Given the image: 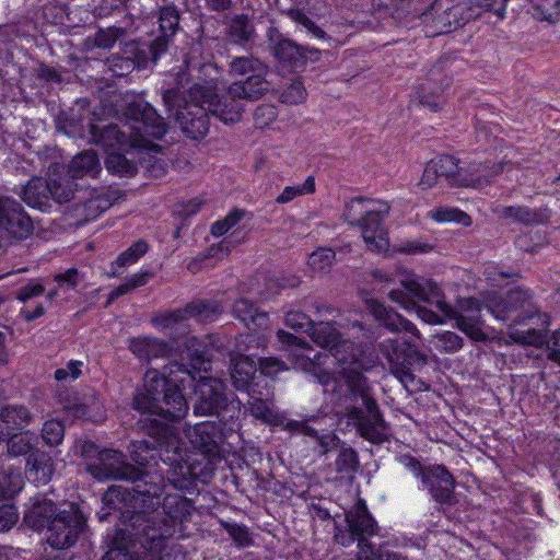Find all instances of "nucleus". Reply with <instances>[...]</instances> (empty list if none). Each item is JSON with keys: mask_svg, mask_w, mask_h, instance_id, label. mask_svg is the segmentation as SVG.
Masks as SVG:
<instances>
[{"mask_svg": "<svg viewBox=\"0 0 560 560\" xmlns=\"http://www.w3.org/2000/svg\"><path fill=\"white\" fill-rule=\"evenodd\" d=\"M345 521V527L336 526L335 528L334 538L337 544L350 547L357 541L359 551L377 546L372 544L370 538L377 534L378 526L363 500H359L346 512Z\"/></svg>", "mask_w": 560, "mask_h": 560, "instance_id": "10", "label": "nucleus"}, {"mask_svg": "<svg viewBox=\"0 0 560 560\" xmlns=\"http://www.w3.org/2000/svg\"><path fill=\"white\" fill-rule=\"evenodd\" d=\"M417 283L419 285H427V283H434L431 280H422L419 281L413 278H408L400 282L401 288L394 289L388 292V296L390 301L399 304L402 308L408 312L415 311L418 316L428 324H443L447 318L442 313L438 314L434 311H431L427 307L418 305V302H424L430 304L428 301L416 294V292L411 291V284Z\"/></svg>", "mask_w": 560, "mask_h": 560, "instance_id": "18", "label": "nucleus"}, {"mask_svg": "<svg viewBox=\"0 0 560 560\" xmlns=\"http://www.w3.org/2000/svg\"><path fill=\"white\" fill-rule=\"evenodd\" d=\"M411 291L434 305L436 310L447 318H455L456 326L467 336L480 339L482 336L479 325L483 323V305L476 299L467 298L458 301L457 307H453L444 300V294L436 283L419 285L410 283Z\"/></svg>", "mask_w": 560, "mask_h": 560, "instance_id": "8", "label": "nucleus"}, {"mask_svg": "<svg viewBox=\"0 0 560 560\" xmlns=\"http://www.w3.org/2000/svg\"><path fill=\"white\" fill-rule=\"evenodd\" d=\"M179 23L180 11L177 5L168 3L159 8V35L150 45V55L154 62L168 50L179 31Z\"/></svg>", "mask_w": 560, "mask_h": 560, "instance_id": "19", "label": "nucleus"}, {"mask_svg": "<svg viewBox=\"0 0 560 560\" xmlns=\"http://www.w3.org/2000/svg\"><path fill=\"white\" fill-rule=\"evenodd\" d=\"M233 315L241 320L249 330L264 329L268 327L269 315L259 310L254 302L242 298L233 304Z\"/></svg>", "mask_w": 560, "mask_h": 560, "instance_id": "29", "label": "nucleus"}, {"mask_svg": "<svg viewBox=\"0 0 560 560\" xmlns=\"http://www.w3.org/2000/svg\"><path fill=\"white\" fill-rule=\"evenodd\" d=\"M101 170L96 153L92 150L77 154L69 164V174L73 178L95 176Z\"/></svg>", "mask_w": 560, "mask_h": 560, "instance_id": "35", "label": "nucleus"}, {"mask_svg": "<svg viewBox=\"0 0 560 560\" xmlns=\"http://www.w3.org/2000/svg\"><path fill=\"white\" fill-rule=\"evenodd\" d=\"M267 43L272 56L281 65L292 69L303 67V46L285 37L276 27L268 28Z\"/></svg>", "mask_w": 560, "mask_h": 560, "instance_id": "22", "label": "nucleus"}, {"mask_svg": "<svg viewBox=\"0 0 560 560\" xmlns=\"http://www.w3.org/2000/svg\"><path fill=\"white\" fill-rule=\"evenodd\" d=\"M361 349L350 340L339 339L326 354L340 366L350 389L352 400L360 406L348 409V417L354 423L361 436L372 443L381 444L386 439V422L376 399L372 395L368 378L362 374L372 368L361 357Z\"/></svg>", "mask_w": 560, "mask_h": 560, "instance_id": "2", "label": "nucleus"}, {"mask_svg": "<svg viewBox=\"0 0 560 560\" xmlns=\"http://www.w3.org/2000/svg\"><path fill=\"white\" fill-rule=\"evenodd\" d=\"M105 164L108 172L120 176H133L137 173V164L116 151L108 152Z\"/></svg>", "mask_w": 560, "mask_h": 560, "instance_id": "47", "label": "nucleus"}, {"mask_svg": "<svg viewBox=\"0 0 560 560\" xmlns=\"http://www.w3.org/2000/svg\"><path fill=\"white\" fill-rule=\"evenodd\" d=\"M180 472L173 471L168 480L177 489H192L196 487V478L190 474L188 466H179Z\"/></svg>", "mask_w": 560, "mask_h": 560, "instance_id": "64", "label": "nucleus"}, {"mask_svg": "<svg viewBox=\"0 0 560 560\" xmlns=\"http://www.w3.org/2000/svg\"><path fill=\"white\" fill-rule=\"evenodd\" d=\"M223 313V306L214 300H197L184 308L167 311L161 314L155 322L163 328H171L187 318H195L199 323L214 322Z\"/></svg>", "mask_w": 560, "mask_h": 560, "instance_id": "17", "label": "nucleus"}, {"mask_svg": "<svg viewBox=\"0 0 560 560\" xmlns=\"http://www.w3.org/2000/svg\"><path fill=\"white\" fill-rule=\"evenodd\" d=\"M310 336L315 343L328 351L341 338L337 328L328 322L313 323Z\"/></svg>", "mask_w": 560, "mask_h": 560, "instance_id": "43", "label": "nucleus"}, {"mask_svg": "<svg viewBox=\"0 0 560 560\" xmlns=\"http://www.w3.org/2000/svg\"><path fill=\"white\" fill-rule=\"evenodd\" d=\"M240 401L228 402L224 393V384L217 378L201 380L196 387V401L194 404L195 416H213L225 420V415H234L238 420Z\"/></svg>", "mask_w": 560, "mask_h": 560, "instance_id": "11", "label": "nucleus"}, {"mask_svg": "<svg viewBox=\"0 0 560 560\" xmlns=\"http://www.w3.org/2000/svg\"><path fill=\"white\" fill-rule=\"evenodd\" d=\"M366 306L374 318L389 331L399 332L404 330L415 336L417 339H420V331L417 327L393 308L373 299L366 301Z\"/></svg>", "mask_w": 560, "mask_h": 560, "instance_id": "25", "label": "nucleus"}, {"mask_svg": "<svg viewBox=\"0 0 560 560\" xmlns=\"http://www.w3.org/2000/svg\"><path fill=\"white\" fill-rule=\"evenodd\" d=\"M494 212L502 219H513L526 225L540 224L544 217L540 211L533 210L526 206L498 207Z\"/></svg>", "mask_w": 560, "mask_h": 560, "instance_id": "38", "label": "nucleus"}, {"mask_svg": "<svg viewBox=\"0 0 560 560\" xmlns=\"http://www.w3.org/2000/svg\"><path fill=\"white\" fill-rule=\"evenodd\" d=\"M130 350L140 359L163 357L168 352L165 342L155 338L135 339L130 343Z\"/></svg>", "mask_w": 560, "mask_h": 560, "instance_id": "41", "label": "nucleus"}, {"mask_svg": "<svg viewBox=\"0 0 560 560\" xmlns=\"http://www.w3.org/2000/svg\"><path fill=\"white\" fill-rule=\"evenodd\" d=\"M200 48L201 47L199 44L194 45L190 48V51H189L187 58L185 59V63L189 70H198L200 73H203L206 77H209L211 79V81H214V78L212 75L218 74L217 66L210 61L199 62L194 57V55L196 52L200 51Z\"/></svg>", "mask_w": 560, "mask_h": 560, "instance_id": "57", "label": "nucleus"}, {"mask_svg": "<svg viewBox=\"0 0 560 560\" xmlns=\"http://www.w3.org/2000/svg\"><path fill=\"white\" fill-rule=\"evenodd\" d=\"M257 368L254 358L249 355L232 357L231 381L237 390L250 392L253 387L260 388L267 382L256 375Z\"/></svg>", "mask_w": 560, "mask_h": 560, "instance_id": "24", "label": "nucleus"}, {"mask_svg": "<svg viewBox=\"0 0 560 560\" xmlns=\"http://www.w3.org/2000/svg\"><path fill=\"white\" fill-rule=\"evenodd\" d=\"M148 244L143 240L135 242L129 248L122 252L112 264V275L117 277L120 275L119 269L128 265L135 264L148 250Z\"/></svg>", "mask_w": 560, "mask_h": 560, "instance_id": "44", "label": "nucleus"}, {"mask_svg": "<svg viewBox=\"0 0 560 560\" xmlns=\"http://www.w3.org/2000/svg\"><path fill=\"white\" fill-rule=\"evenodd\" d=\"M359 456L351 447H342L335 460V470L343 477H352L359 469Z\"/></svg>", "mask_w": 560, "mask_h": 560, "instance_id": "45", "label": "nucleus"}, {"mask_svg": "<svg viewBox=\"0 0 560 560\" xmlns=\"http://www.w3.org/2000/svg\"><path fill=\"white\" fill-rule=\"evenodd\" d=\"M119 523L117 524L116 535L113 540V547L103 556L102 560H133V556L129 550V547H136L140 545L135 537H129L120 534L122 525V511L119 512Z\"/></svg>", "mask_w": 560, "mask_h": 560, "instance_id": "34", "label": "nucleus"}, {"mask_svg": "<svg viewBox=\"0 0 560 560\" xmlns=\"http://www.w3.org/2000/svg\"><path fill=\"white\" fill-rule=\"evenodd\" d=\"M109 68L117 77L130 73L139 66L137 56V46L132 43L127 44L122 55H114L109 58Z\"/></svg>", "mask_w": 560, "mask_h": 560, "instance_id": "40", "label": "nucleus"}, {"mask_svg": "<svg viewBox=\"0 0 560 560\" xmlns=\"http://www.w3.org/2000/svg\"><path fill=\"white\" fill-rule=\"evenodd\" d=\"M315 191V178L308 176L302 185L288 186L276 198V202L283 205L292 201L298 196L313 194Z\"/></svg>", "mask_w": 560, "mask_h": 560, "instance_id": "49", "label": "nucleus"}, {"mask_svg": "<svg viewBox=\"0 0 560 560\" xmlns=\"http://www.w3.org/2000/svg\"><path fill=\"white\" fill-rule=\"evenodd\" d=\"M388 212L389 206L385 202H381L358 224L368 248L372 252L381 253L388 248L389 243L384 226V219Z\"/></svg>", "mask_w": 560, "mask_h": 560, "instance_id": "21", "label": "nucleus"}, {"mask_svg": "<svg viewBox=\"0 0 560 560\" xmlns=\"http://www.w3.org/2000/svg\"><path fill=\"white\" fill-rule=\"evenodd\" d=\"M325 417L312 416L302 421L290 420L285 423L284 429L290 433H300L304 435H316L317 427L315 424H322Z\"/></svg>", "mask_w": 560, "mask_h": 560, "instance_id": "51", "label": "nucleus"}, {"mask_svg": "<svg viewBox=\"0 0 560 560\" xmlns=\"http://www.w3.org/2000/svg\"><path fill=\"white\" fill-rule=\"evenodd\" d=\"M422 483L436 503L446 506L457 503L454 493L455 479L444 466L434 465L427 467Z\"/></svg>", "mask_w": 560, "mask_h": 560, "instance_id": "20", "label": "nucleus"}, {"mask_svg": "<svg viewBox=\"0 0 560 560\" xmlns=\"http://www.w3.org/2000/svg\"><path fill=\"white\" fill-rule=\"evenodd\" d=\"M33 222L14 198L0 196V248L10 240H25L33 232Z\"/></svg>", "mask_w": 560, "mask_h": 560, "instance_id": "15", "label": "nucleus"}, {"mask_svg": "<svg viewBox=\"0 0 560 560\" xmlns=\"http://www.w3.org/2000/svg\"><path fill=\"white\" fill-rule=\"evenodd\" d=\"M336 254L330 248H319L308 256V265L314 271L329 270L335 261Z\"/></svg>", "mask_w": 560, "mask_h": 560, "instance_id": "53", "label": "nucleus"}, {"mask_svg": "<svg viewBox=\"0 0 560 560\" xmlns=\"http://www.w3.org/2000/svg\"><path fill=\"white\" fill-rule=\"evenodd\" d=\"M378 203L381 202L369 198H353L346 203L342 217L350 225L358 226V224L362 222V220L369 215L372 210L378 206Z\"/></svg>", "mask_w": 560, "mask_h": 560, "instance_id": "39", "label": "nucleus"}, {"mask_svg": "<svg viewBox=\"0 0 560 560\" xmlns=\"http://www.w3.org/2000/svg\"><path fill=\"white\" fill-rule=\"evenodd\" d=\"M132 407L167 421H179L188 413L189 406L179 387L156 369L148 370L144 383L133 396Z\"/></svg>", "mask_w": 560, "mask_h": 560, "instance_id": "6", "label": "nucleus"}, {"mask_svg": "<svg viewBox=\"0 0 560 560\" xmlns=\"http://www.w3.org/2000/svg\"><path fill=\"white\" fill-rule=\"evenodd\" d=\"M51 201L59 205L69 202L74 195L73 183L70 179L50 178Z\"/></svg>", "mask_w": 560, "mask_h": 560, "instance_id": "52", "label": "nucleus"}, {"mask_svg": "<svg viewBox=\"0 0 560 560\" xmlns=\"http://www.w3.org/2000/svg\"><path fill=\"white\" fill-rule=\"evenodd\" d=\"M278 116L276 106L271 104L259 105L254 112V124L257 128L264 129L270 126Z\"/></svg>", "mask_w": 560, "mask_h": 560, "instance_id": "60", "label": "nucleus"}, {"mask_svg": "<svg viewBox=\"0 0 560 560\" xmlns=\"http://www.w3.org/2000/svg\"><path fill=\"white\" fill-rule=\"evenodd\" d=\"M315 425L317 427V434L308 436L316 440L318 445L317 453L323 456L336 450L340 443V439L334 432L322 428L320 424Z\"/></svg>", "mask_w": 560, "mask_h": 560, "instance_id": "54", "label": "nucleus"}, {"mask_svg": "<svg viewBox=\"0 0 560 560\" xmlns=\"http://www.w3.org/2000/svg\"><path fill=\"white\" fill-rule=\"evenodd\" d=\"M86 527V520L79 508L69 504L68 509L60 510L46 530V541L55 549L72 547Z\"/></svg>", "mask_w": 560, "mask_h": 560, "instance_id": "13", "label": "nucleus"}, {"mask_svg": "<svg viewBox=\"0 0 560 560\" xmlns=\"http://www.w3.org/2000/svg\"><path fill=\"white\" fill-rule=\"evenodd\" d=\"M60 510L57 509L56 504L46 498L35 499L32 506L24 514L25 524L34 530L48 529L51 525L52 518L58 515Z\"/></svg>", "mask_w": 560, "mask_h": 560, "instance_id": "28", "label": "nucleus"}, {"mask_svg": "<svg viewBox=\"0 0 560 560\" xmlns=\"http://www.w3.org/2000/svg\"><path fill=\"white\" fill-rule=\"evenodd\" d=\"M248 394V400L245 406L246 410L257 420L264 423H275L278 413L273 408L272 392L268 382H265L260 388L253 387Z\"/></svg>", "mask_w": 560, "mask_h": 560, "instance_id": "26", "label": "nucleus"}, {"mask_svg": "<svg viewBox=\"0 0 560 560\" xmlns=\"http://www.w3.org/2000/svg\"><path fill=\"white\" fill-rule=\"evenodd\" d=\"M268 71V65L253 55L232 58L228 70L233 79L229 86V94L246 102L257 101L271 88L266 79Z\"/></svg>", "mask_w": 560, "mask_h": 560, "instance_id": "9", "label": "nucleus"}, {"mask_svg": "<svg viewBox=\"0 0 560 560\" xmlns=\"http://www.w3.org/2000/svg\"><path fill=\"white\" fill-rule=\"evenodd\" d=\"M100 404L94 395L85 397L84 401L74 400L73 404L65 405V409L77 419H91L92 410H97Z\"/></svg>", "mask_w": 560, "mask_h": 560, "instance_id": "50", "label": "nucleus"}, {"mask_svg": "<svg viewBox=\"0 0 560 560\" xmlns=\"http://www.w3.org/2000/svg\"><path fill=\"white\" fill-rule=\"evenodd\" d=\"M528 290L516 288L501 296L497 293L488 295L485 307L497 319L506 320L509 315L521 310L517 318L509 325L506 335L514 342L523 346L539 347L545 342V334L540 328L521 329L518 325L537 319L541 326L549 325V316L541 314L532 303Z\"/></svg>", "mask_w": 560, "mask_h": 560, "instance_id": "5", "label": "nucleus"}, {"mask_svg": "<svg viewBox=\"0 0 560 560\" xmlns=\"http://www.w3.org/2000/svg\"><path fill=\"white\" fill-rule=\"evenodd\" d=\"M26 465L33 480L42 485L48 483L55 471L52 458L39 450L27 457Z\"/></svg>", "mask_w": 560, "mask_h": 560, "instance_id": "33", "label": "nucleus"}, {"mask_svg": "<svg viewBox=\"0 0 560 560\" xmlns=\"http://www.w3.org/2000/svg\"><path fill=\"white\" fill-rule=\"evenodd\" d=\"M22 199L32 208L42 211L51 206L50 178L34 177L24 186Z\"/></svg>", "mask_w": 560, "mask_h": 560, "instance_id": "30", "label": "nucleus"}, {"mask_svg": "<svg viewBox=\"0 0 560 560\" xmlns=\"http://www.w3.org/2000/svg\"><path fill=\"white\" fill-rule=\"evenodd\" d=\"M471 7H464L462 3H456L446 9L436 20V26L441 32L450 33L458 27L464 26L468 21L476 19Z\"/></svg>", "mask_w": 560, "mask_h": 560, "instance_id": "32", "label": "nucleus"}, {"mask_svg": "<svg viewBox=\"0 0 560 560\" xmlns=\"http://www.w3.org/2000/svg\"><path fill=\"white\" fill-rule=\"evenodd\" d=\"M240 428L234 415H229L228 420L203 421L187 429V438L192 446L208 456L219 454L221 445Z\"/></svg>", "mask_w": 560, "mask_h": 560, "instance_id": "12", "label": "nucleus"}, {"mask_svg": "<svg viewBox=\"0 0 560 560\" xmlns=\"http://www.w3.org/2000/svg\"><path fill=\"white\" fill-rule=\"evenodd\" d=\"M32 420V413L23 405H7L0 409V427L5 438L14 431L23 430Z\"/></svg>", "mask_w": 560, "mask_h": 560, "instance_id": "31", "label": "nucleus"}, {"mask_svg": "<svg viewBox=\"0 0 560 560\" xmlns=\"http://www.w3.org/2000/svg\"><path fill=\"white\" fill-rule=\"evenodd\" d=\"M45 292V287L39 279H32L25 285L15 292V299L25 303L26 301L37 298Z\"/></svg>", "mask_w": 560, "mask_h": 560, "instance_id": "63", "label": "nucleus"}, {"mask_svg": "<svg viewBox=\"0 0 560 560\" xmlns=\"http://www.w3.org/2000/svg\"><path fill=\"white\" fill-rule=\"evenodd\" d=\"M189 96L194 100H201L212 116H215L224 124H233L241 119L244 110L243 98H236L226 93L218 96L212 84L194 83L188 90Z\"/></svg>", "mask_w": 560, "mask_h": 560, "instance_id": "14", "label": "nucleus"}, {"mask_svg": "<svg viewBox=\"0 0 560 560\" xmlns=\"http://www.w3.org/2000/svg\"><path fill=\"white\" fill-rule=\"evenodd\" d=\"M36 439L28 434L23 433H11L7 440V455L9 457L30 456L35 451Z\"/></svg>", "mask_w": 560, "mask_h": 560, "instance_id": "42", "label": "nucleus"}, {"mask_svg": "<svg viewBox=\"0 0 560 560\" xmlns=\"http://www.w3.org/2000/svg\"><path fill=\"white\" fill-rule=\"evenodd\" d=\"M192 84L190 74L186 70H179L171 86L163 90L162 100L186 137L199 140L208 133L210 113L201 100L189 96L188 90Z\"/></svg>", "mask_w": 560, "mask_h": 560, "instance_id": "7", "label": "nucleus"}, {"mask_svg": "<svg viewBox=\"0 0 560 560\" xmlns=\"http://www.w3.org/2000/svg\"><path fill=\"white\" fill-rule=\"evenodd\" d=\"M42 436L48 445H58L63 440L65 427L57 420L46 421L42 429Z\"/></svg>", "mask_w": 560, "mask_h": 560, "instance_id": "58", "label": "nucleus"}, {"mask_svg": "<svg viewBox=\"0 0 560 560\" xmlns=\"http://www.w3.org/2000/svg\"><path fill=\"white\" fill-rule=\"evenodd\" d=\"M429 217L438 222H455L464 226L471 224L470 215L457 208L440 207L431 210Z\"/></svg>", "mask_w": 560, "mask_h": 560, "instance_id": "48", "label": "nucleus"}, {"mask_svg": "<svg viewBox=\"0 0 560 560\" xmlns=\"http://www.w3.org/2000/svg\"><path fill=\"white\" fill-rule=\"evenodd\" d=\"M436 174L444 177L447 184L462 187L463 166H458V160L450 154H442L431 160Z\"/></svg>", "mask_w": 560, "mask_h": 560, "instance_id": "36", "label": "nucleus"}, {"mask_svg": "<svg viewBox=\"0 0 560 560\" xmlns=\"http://www.w3.org/2000/svg\"><path fill=\"white\" fill-rule=\"evenodd\" d=\"M86 471L101 481L120 479L130 481L131 488L110 487L103 497L104 509L108 511L100 515L103 521L112 515V511H126L138 506L153 508L160 504L163 483L138 467L126 462V456L116 450L103 448L98 456L86 464Z\"/></svg>", "mask_w": 560, "mask_h": 560, "instance_id": "1", "label": "nucleus"}, {"mask_svg": "<svg viewBox=\"0 0 560 560\" xmlns=\"http://www.w3.org/2000/svg\"><path fill=\"white\" fill-rule=\"evenodd\" d=\"M305 88L301 81L291 82L279 95L281 103L296 105L305 100Z\"/></svg>", "mask_w": 560, "mask_h": 560, "instance_id": "59", "label": "nucleus"}, {"mask_svg": "<svg viewBox=\"0 0 560 560\" xmlns=\"http://www.w3.org/2000/svg\"><path fill=\"white\" fill-rule=\"evenodd\" d=\"M433 343L436 349L452 353L462 349L464 340L453 331H443L434 336Z\"/></svg>", "mask_w": 560, "mask_h": 560, "instance_id": "55", "label": "nucleus"}, {"mask_svg": "<svg viewBox=\"0 0 560 560\" xmlns=\"http://www.w3.org/2000/svg\"><path fill=\"white\" fill-rule=\"evenodd\" d=\"M161 502V498L159 499ZM153 508L138 506L122 511L121 535L135 537L143 549L151 552L161 551L166 540L185 536V523L189 521L194 505L191 500L168 493L162 502V511Z\"/></svg>", "mask_w": 560, "mask_h": 560, "instance_id": "3", "label": "nucleus"}, {"mask_svg": "<svg viewBox=\"0 0 560 560\" xmlns=\"http://www.w3.org/2000/svg\"><path fill=\"white\" fill-rule=\"evenodd\" d=\"M377 350L387 360L389 368L397 364L411 363L412 361L420 364L427 362V357L417 350L410 341L398 337L386 338L380 341Z\"/></svg>", "mask_w": 560, "mask_h": 560, "instance_id": "23", "label": "nucleus"}, {"mask_svg": "<svg viewBox=\"0 0 560 560\" xmlns=\"http://www.w3.org/2000/svg\"><path fill=\"white\" fill-rule=\"evenodd\" d=\"M129 124L120 129L117 125H91L90 132L96 145L108 152L119 150L124 145L150 148V138L160 140L166 133L167 125L147 101L139 97L127 107Z\"/></svg>", "mask_w": 560, "mask_h": 560, "instance_id": "4", "label": "nucleus"}, {"mask_svg": "<svg viewBox=\"0 0 560 560\" xmlns=\"http://www.w3.org/2000/svg\"><path fill=\"white\" fill-rule=\"evenodd\" d=\"M141 428L153 441H132L129 445L131 458L139 465H147L153 458L152 452L164 444L167 446L177 444V438L170 425L156 420L145 419L141 421Z\"/></svg>", "mask_w": 560, "mask_h": 560, "instance_id": "16", "label": "nucleus"}, {"mask_svg": "<svg viewBox=\"0 0 560 560\" xmlns=\"http://www.w3.org/2000/svg\"><path fill=\"white\" fill-rule=\"evenodd\" d=\"M223 527L237 546L247 547L253 545V538L246 526L236 523H224Z\"/></svg>", "mask_w": 560, "mask_h": 560, "instance_id": "61", "label": "nucleus"}, {"mask_svg": "<svg viewBox=\"0 0 560 560\" xmlns=\"http://www.w3.org/2000/svg\"><path fill=\"white\" fill-rule=\"evenodd\" d=\"M122 34L124 30L120 27L100 30L95 35V46L103 49H109Z\"/></svg>", "mask_w": 560, "mask_h": 560, "instance_id": "62", "label": "nucleus"}, {"mask_svg": "<svg viewBox=\"0 0 560 560\" xmlns=\"http://www.w3.org/2000/svg\"><path fill=\"white\" fill-rule=\"evenodd\" d=\"M112 206V201L101 195L88 198L77 211L82 215V222H89L97 218Z\"/></svg>", "mask_w": 560, "mask_h": 560, "instance_id": "46", "label": "nucleus"}, {"mask_svg": "<svg viewBox=\"0 0 560 560\" xmlns=\"http://www.w3.org/2000/svg\"><path fill=\"white\" fill-rule=\"evenodd\" d=\"M228 35L233 44L246 45L253 40L256 32L247 14L233 16L228 25Z\"/></svg>", "mask_w": 560, "mask_h": 560, "instance_id": "37", "label": "nucleus"}, {"mask_svg": "<svg viewBox=\"0 0 560 560\" xmlns=\"http://www.w3.org/2000/svg\"><path fill=\"white\" fill-rule=\"evenodd\" d=\"M258 349V338L254 334H242L235 338L234 357L249 355L254 358Z\"/></svg>", "mask_w": 560, "mask_h": 560, "instance_id": "56", "label": "nucleus"}, {"mask_svg": "<svg viewBox=\"0 0 560 560\" xmlns=\"http://www.w3.org/2000/svg\"><path fill=\"white\" fill-rule=\"evenodd\" d=\"M503 170L504 164L501 162L470 163L463 167L462 187L479 188L489 185Z\"/></svg>", "mask_w": 560, "mask_h": 560, "instance_id": "27", "label": "nucleus"}]
</instances>
